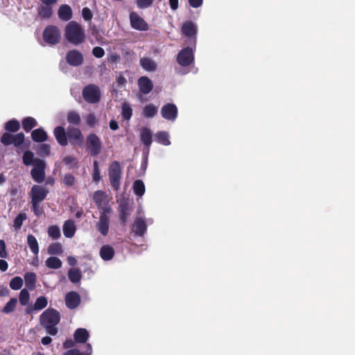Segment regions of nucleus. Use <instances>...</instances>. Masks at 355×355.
<instances>
[{"label":"nucleus","mask_w":355,"mask_h":355,"mask_svg":"<svg viewBox=\"0 0 355 355\" xmlns=\"http://www.w3.org/2000/svg\"><path fill=\"white\" fill-rule=\"evenodd\" d=\"M41 325L46 329L47 333L55 336L58 333L56 325L60 322V314L54 309H47L40 317Z\"/></svg>","instance_id":"1"},{"label":"nucleus","mask_w":355,"mask_h":355,"mask_svg":"<svg viewBox=\"0 0 355 355\" xmlns=\"http://www.w3.org/2000/svg\"><path fill=\"white\" fill-rule=\"evenodd\" d=\"M64 37L68 42L78 46L85 42V33L79 23L71 21L64 28Z\"/></svg>","instance_id":"2"},{"label":"nucleus","mask_w":355,"mask_h":355,"mask_svg":"<svg viewBox=\"0 0 355 355\" xmlns=\"http://www.w3.org/2000/svg\"><path fill=\"white\" fill-rule=\"evenodd\" d=\"M42 38L46 44L56 45L61 41V31L57 26L48 25L43 31Z\"/></svg>","instance_id":"3"},{"label":"nucleus","mask_w":355,"mask_h":355,"mask_svg":"<svg viewBox=\"0 0 355 355\" xmlns=\"http://www.w3.org/2000/svg\"><path fill=\"white\" fill-rule=\"evenodd\" d=\"M122 170L118 161L112 162L108 168V175L110 184L114 190L118 191L120 188Z\"/></svg>","instance_id":"4"},{"label":"nucleus","mask_w":355,"mask_h":355,"mask_svg":"<svg viewBox=\"0 0 355 355\" xmlns=\"http://www.w3.org/2000/svg\"><path fill=\"white\" fill-rule=\"evenodd\" d=\"M103 144L99 137L95 133H90L86 137V149L88 153L93 157L100 154Z\"/></svg>","instance_id":"5"},{"label":"nucleus","mask_w":355,"mask_h":355,"mask_svg":"<svg viewBox=\"0 0 355 355\" xmlns=\"http://www.w3.org/2000/svg\"><path fill=\"white\" fill-rule=\"evenodd\" d=\"M94 200L101 213H112V209L109 205L107 196L103 191L98 190L94 192L93 196Z\"/></svg>","instance_id":"6"},{"label":"nucleus","mask_w":355,"mask_h":355,"mask_svg":"<svg viewBox=\"0 0 355 355\" xmlns=\"http://www.w3.org/2000/svg\"><path fill=\"white\" fill-rule=\"evenodd\" d=\"M34 167L31 171L32 178L37 183H41L45 178V162L41 159L36 158L34 162Z\"/></svg>","instance_id":"7"},{"label":"nucleus","mask_w":355,"mask_h":355,"mask_svg":"<svg viewBox=\"0 0 355 355\" xmlns=\"http://www.w3.org/2000/svg\"><path fill=\"white\" fill-rule=\"evenodd\" d=\"M25 140V135L23 132L12 135L10 132H4L1 137V142L4 146L13 144L15 147H19Z\"/></svg>","instance_id":"8"},{"label":"nucleus","mask_w":355,"mask_h":355,"mask_svg":"<svg viewBox=\"0 0 355 355\" xmlns=\"http://www.w3.org/2000/svg\"><path fill=\"white\" fill-rule=\"evenodd\" d=\"M83 96L85 101L89 103H98L101 98V92L98 86L89 85L84 87Z\"/></svg>","instance_id":"9"},{"label":"nucleus","mask_w":355,"mask_h":355,"mask_svg":"<svg viewBox=\"0 0 355 355\" xmlns=\"http://www.w3.org/2000/svg\"><path fill=\"white\" fill-rule=\"evenodd\" d=\"M194 61V53L191 48L187 46L181 49L177 55L178 63L184 67L191 65Z\"/></svg>","instance_id":"10"},{"label":"nucleus","mask_w":355,"mask_h":355,"mask_svg":"<svg viewBox=\"0 0 355 355\" xmlns=\"http://www.w3.org/2000/svg\"><path fill=\"white\" fill-rule=\"evenodd\" d=\"M67 139L72 146H82L84 142V136L79 128L69 127L67 129Z\"/></svg>","instance_id":"11"},{"label":"nucleus","mask_w":355,"mask_h":355,"mask_svg":"<svg viewBox=\"0 0 355 355\" xmlns=\"http://www.w3.org/2000/svg\"><path fill=\"white\" fill-rule=\"evenodd\" d=\"M130 23L131 27L137 31H146L149 28L148 23L134 11L130 13Z\"/></svg>","instance_id":"12"},{"label":"nucleus","mask_w":355,"mask_h":355,"mask_svg":"<svg viewBox=\"0 0 355 355\" xmlns=\"http://www.w3.org/2000/svg\"><path fill=\"white\" fill-rule=\"evenodd\" d=\"M49 189L43 186L35 184L29 193L31 201L42 202L46 198Z\"/></svg>","instance_id":"13"},{"label":"nucleus","mask_w":355,"mask_h":355,"mask_svg":"<svg viewBox=\"0 0 355 355\" xmlns=\"http://www.w3.org/2000/svg\"><path fill=\"white\" fill-rule=\"evenodd\" d=\"M112 213H100L99 220L96 223V230L103 236L108 234L110 230V215Z\"/></svg>","instance_id":"14"},{"label":"nucleus","mask_w":355,"mask_h":355,"mask_svg":"<svg viewBox=\"0 0 355 355\" xmlns=\"http://www.w3.org/2000/svg\"><path fill=\"white\" fill-rule=\"evenodd\" d=\"M66 61L71 66L78 67L83 63L84 58L79 51L73 49L67 52Z\"/></svg>","instance_id":"15"},{"label":"nucleus","mask_w":355,"mask_h":355,"mask_svg":"<svg viewBox=\"0 0 355 355\" xmlns=\"http://www.w3.org/2000/svg\"><path fill=\"white\" fill-rule=\"evenodd\" d=\"M161 114L165 119L174 121L178 116V108L173 103H167L162 107Z\"/></svg>","instance_id":"16"},{"label":"nucleus","mask_w":355,"mask_h":355,"mask_svg":"<svg viewBox=\"0 0 355 355\" xmlns=\"http://www.w3.org/2000/svg\"><path fill=\"white\" fill-rule=\"evenodd\" d=\"M64 300L67 308L74 309L80 304V296L76 291H70L65 295Z\"/></svg>","instance_id":"17"},{"label":"nucleus","mask_w":355,"mask_h":355,"mask_svg":"<svg viewBox=\"0 0 355 355\" xmlns=\"http://www.w3.org/2000/svg\"><path fill=\"white\" fill-rule=\"evenodd\" d=\"M53 134L57 142L62 146H66L68 144L67 132L64 127L57 126L53 130Z\"/></svg>","instance_id":"18"},{"label":"nucleus","mask_w":355,"mask_h":355,"mask_svg":"<svg viewBox=\"0 0 355 355\" xmlns=\"http://www.w3.org/2000/svg\"><path fill=\"white\" fill-rule=\"evenodd\" d=\"M138 87L142 94H148L153 90V84L148 77L141 76L138 79Z\"/></svg>","instance_id":"19"},{"label":"nucleus","mask_w":355,"mask_h":355,"mask_svg":"<svg viewBox=\"0 0 355 355\" xmlns=\"http://www.w3.org/2000/svg\"><path fill=\"white\" fill-rule=\"evenodd\" d=\"M146 230L147 225L145 220L141 217L137 218L132 226V231L135 235L142 236L146 233Z\"/></svg>","instance_id":"20"},{"label":"nucleus","mask_w":355,"mask_h":355,"mask_svg":"<svg viewBox=\"0 0 355 355\" xmlns=\"http://www.w3.org/2000/svg\"><path fill=\"white\" fill-rule=\"evenodd\" d=\"M118 210H119V219L121 221V224L123 226H125L126 225L128 218L130 214L128 203L125 201L121 202L119 204Z\"/></svg>","instance_id":"21"},{"label":"nucleus","mask_w":355,"mask_h":355,"mask_svg":"<svg viewBox=\"0 0 355 355\" xmlns=\"http://www.w3.org/2000/svg\"><path fill=\"white\" fill-rule=\"evenodd\" d=\"M140 140L145 147L149 150L153 142V138L152 132L148 128L144 127L141 129Z\"/></svg>","instance_id":"22"},{"label":"nucleus","mask_w":355,"mask_h":355,"mask_svg":"<svg viewBox=\"0 0 355 355\" xmlns=\"http://www.w3.org/2000/svg\"><path fill=\"white\" fill-rule=\"evenodd\" d=\"M140 66L146 71L153 72L157 69V63L151 58L144 57L139 60Z\"/></svg>","instance_id":"23"},{"label":"nucleus","mask_w":355,"mask_h":355,"mask_svg":"<svg viewBox=\"0 0 355 355\" xmlns=\"http://www.w3.org/2000/svg\"><path fill=\"white\" fill-rule=\"evenodd\" d=\"M58 15L61 20L69 21L73 16L71 8L67 4H63L60 6Z\"/></svg>","instance_id":"24"},{"label":"nucleus","mask_w":355,"mask_h":355,"mask_svg":"<svg viewBox=\"0 0 355 355\" xmlns=\"http://www.w3.org/2000/svg\"><path fill=\"white\" fill-rule=\"evenodd\" d=\"M31 139L35 142L41 143L47 140L48 135L42 128H39L31 132Z\"/></svg>","instance_id":"25"},{"label":"nucleus","mask_w":355,"mask_h":355,"mask_svg":"<svg viewBox=\"0 0 355 355\" xmlns=\"http://www.w3.org/2000/svg\"><path fill=\"white\" fill-rule=\"evenodd\" d=\"M89 332L86 329L78 328L73 334L75 342L77 343H85L89 338Z\"/></svg>","instance_id":"26"},{"label":"nucleus","mask_w":355,"mask_h":355,"mask_svg":"<svg viewBox=\"0 0 355 355\" xmlns=\"http://www.w3.org/2000/svg\"><path fill=\"white\" fill-rule=\"evenodd\" d=\"M63 234L67 238H72L76 230L74 222L71 220H66L63 225Z\"/></svg>","instance_id":"27"},{"label":"nucleus","mask_w":355,"mask_h":355,"mask_svg":"<svg viewBox=\"0 0 355 355\" xmlns=\"http://www.w3.org/2000/svg\"><path fill=\"white\" fill-rule=\"evenodd\" d=\"M37 15L41 19H50L53 15L52 6L40 5L37 7Z\"/></svg>","instance_id":"28"},{"label":"nucleus","mask_w":355,"mask_h":355,"mask_svg":"<svg viewBox=\"0 0 355 355\" xmlns=\"http://www.w3.org/2000/svg\"><path fill=\"white\" fill-rule=\"evenodd\" d=\"M100 256L104 261H110L114 256V250L110 245H104L100 250Z\"/></svg>","instance_id":"29"},{"label":"nucleus","mask_w":355,"mask_h":355,"mask_svg":"<svg viewBox=\"0 0 355 355\" xmlns=\"http://www.w3.org/2000/svg\"><path fill=\"white\" fill-rule=\"evenodd\" d=\"M182 32L187 37H193L196 35L197 30L193 22L187 21L183 24Z\"/></svg>","instance_id":"30"},{"label":"nucleus","mask_w":355,"mask_h":355,"mask_svg":"<svg viewBox=\"0 0 355 355\" xmlns=\"http://www.w3.org/2000/svg\"><path fill=\"white\" fill-rule=\"evenodd\" d=\"M21 125L25 132H29L37 125V121L32 116H26L21 120Z\"/></svg>","instance_id":"31"},{"label":"nucleus","mask_w":355,"mask_h":355,"mask_svg":"<svg viewBox=\"0 0 355 355\" xmlns=\"http://www.w3.org/2000/svg\"><path fill=\"white\" fill-rule=\"evenodd\" d=\"M25 285L27 289L33 291L35 288L36 275L34 272H26L24 275Z\"/></svg>","instance_id":"32"},{"label":"nucleus","mask_w":355,"mask_h":355,"mask_svg":"<svg viewBox=\"0 0 355 355\" xmlns=\"http://www.w3.org/2000/svg\"><path fill=\"white\" fill-rule=\"evenodd\" d=\"M157 107L153 104L146 105L142 110V116L145 118H153L157 114Z\"/></svg>","instance_id":"33"},{"label":"nucleus","mask_w":355,"mask_h":355,"mask_svg":"<svg viewBox=\"0 0 355 355\" xmlns=\"http://www.w3.org/2000/svg\"><path fill=\"white\" fill-rule=\"evenodd\" d=\"M155 137L156 141L162 145L168 146L171 144L168 133L166 131H159L155 135Z\"/></svg>","instance_id":"34"},{"label":"nucleus","mask_w":355,"mask_h":355,"mask_svg":"<svg viewBox=\"0 0 355 355\" xmlns=\"http://www.w3.org/2000/svg\"><path fill=\"white\" fill-rule=\"evenodd\" d=\"M27 244L33 254L37 256L39 253V245L35 236L33 234L27 236Z\"/></svg>","instance_id":"35"},{"label":"nucleus","mask_w":355,"mask_h":355,"mask_svg":"<svg viewBox=\"0 0 355 355\" xmlns=\"http://www.w3.org/2000/svg\"><path fill=\"white\" fill-rule=\"evenodd\" d=\"M4 129L9 132H17L20 129V123L15 119H10L4 124Z\"/></svg>","instance_id":"36"},{"label":"nucleus","mask_w":355,"mask_h":355,"mask_svg":"<svg viewBox=\"0 0 355 355\" xmlns=\"http://www.w3.org/2000/svg\"><path fill=\"white\" fill-rule=\"evenodd\" d=\"M45 264L47 268L51 269H59L62 267V261L56 257H50L46 261Z\"/></svg>","instance_id":"37"},{"label":"nucleus","mask_w":355,"mask_h":355,"mask_svg":"<svg viewBox=\"0 0 355 355\" xmlns=\"http://www.w3.org/2000/svg\"><path fill=\"white\" fill-rule=\"evenodd\" d=\"M133 191L137 196L141 197L145 193V185L141 180H137L132 186Z\"/></svg>","instance_id":"38"},{"label":"nucleus","mask_w":355,"mask_h":355,"mask_svg":"<svg viewBox=\"0 0 355 355\" xmlns=\"http://www.w3.org/2000/svg\"><path fill=\"white\" fill-rule=\"evenodd\" d=\"M68 277L72 283H78L82 277L81 272L78 268H71L68 271Z\"/></svg>","instance_id":"39"},{"label":"nucleus","mask_w":355,"mask_h":355,"mask_svg":"<svg viewBox=\"0 0 355 355\" xmlns=\"http://www.w3.org/2000/svg\"><path fill=\"white\" fill-rule=\"evenodd\" d=\"M132 116V108L128 103H123L121 106V116L124 120L129 121Z\"/></svg>","instance_id":"40"},{"label":"nucleus","mask_w":355,"mask_h":355,"mask_svg":"<svg viewBox=\"0 0 355 355\" xmlns=\"http://www.w3.org/2000/svg\"><path fill=\"white\" fill-rule=\"evenodd\" d=\"M63 163L69 166V169H76L78 168V160L73 155H67L63 160Z\"/></svg>","instance_id":"41"},{"label":"nucleus","mask_w":355,"mask_h":355,"mask_svg":"<svg viewBox=\"0 0 355 355\" xmlns=\"http://www.w3.org/2000/svg\"><path fill=\"white\" fill-rule=\"evenodd\" d=\"M48 253L51 255H60L63 252L62 246L60 243H53L48 247Z\"/></svg>","instance_id":"42"},{"label":"nucleus","mask_w":355,"mask_h":355,"mask_svg":"<svg viewBox=\"0 0 355 355\" xmlns=\"http://www.w3.org/2000/svg\"><path fill=\"white\" fill-rule=\"evenodd\" d=\"M67 121L69 123L75 125H80L81 122L79 114L75 111H70L67 114Z\"/></svg>","instance_id":"43"},{"label":"nucleus","mask_w":355,"mask_h":355,"mask_svg":"<svg viewBox=\"0 0 355 355\" xmlns=\"http://www.w3.org/2000/svg\"><path fill=\"white\" fill-rule=\"evenodd\" d=\"M17 304V300L15 297H12L8 302L2 309V312L8 314L15 311Z\"/></svg>","instance_id":"44"},{"label":"nucleus","mask_w":355,"mask_h":355,"mask_svg":"<svg viewBox=\"0 0 355 355\" xmlns=\"http://www.w3.org/2000/svg\"><path fill=\"white\" fill-rule=\"evenodd\" d=\"M87 350L85 352H80L78 349H71L64 353L63 355H91L92 354V345L90 344L87 345Z\"/></svg>","instance_id":"45"},{"label":"nucleus","mask_w":355,"mask_h":355,"mask_svg":"<svg viewBox=\"0 0 355 355\" xmlns=\"http://www.w3.org/2000/svg\"><path fill=\"white\" fill-rule=\"evenodd\" d=\"M27 219V215L26 213H20L15 218L13 221V227L15 230L21 229L23 223Z\"/></svg>","instance_id":"46"},{"label":"nucleus","mask_w":355,"mask_h":355,"mask_svg":"<svg viewBox=\"0 0 355 355\" xmlns=\"http://www.w3.org/2000/svg\"><path fill=\"white\" fill-rule=\"evenodd\" d=\"M22 159H23V163L26 166H29L31 164L34 165V162L35 159H34V153L31 150L25 151L24 153Z\"/></svg>","instance_id":"47"},{"label":"nucleus","mask_w":355,"mask_h":355,"mask_svg":"<svg viewBox=\"0 0 355 355\" xmlns=\"http://www.w3.org/2000/svg\"><path fill=\"white\" fill-rule=\"evenodd\" d=\"M48 304V301L46 297L40 296L36 299V301L34 304V309L35 310H42L44 309Z\"/></svg>","instance_id":"48"},{"label":"nucleus","mask_w":355,"mask_h":355,"mask_svg":"<svg viewBox=\"0 0 355 355\" xmlns=\"http://www.w3.org/2000/svg\"><path fill=\"white\" fill-rule=\"evenodd\" d=\"M101 179V171L98 166V162L94 161L93 164V173H92V180L98 183Z\"/></svg>","instance_id":"49"},{"label":"nucleus","mask_w":355,"mask_h":355,"mask_svg":"<svg viewBox=\"0 0 355 355\" xmlns=\"http://www.w3.org/2000/svg\"><path fill=\"white\" fill-rule=\"evenodd\" d=\"M23 286V279L20 277H15L10 282V287L15 291L19 290Z\"/></svg>","instance_id":"50"},{"label":"nucleus","mask_w":355,"mask_h":355,"mask_svg":"<svg viewBox=\"0 0 355 355\" xmlns=\"http://www.w3.org/2000/svg\"><path fill=\"white\" fill-rule=\"evenodd\" d=\"M30 299V294L28 289L24 288L19 293V300L22 306L28 304Z\"/></svg>","instance_id":"51"},{"label":"nucleus","mask_w":355,"mask_h":355,"mask_svg":"<svg viewBox=\"0 0 355 355\" xmlns=\"http://www.w3.org/2000/svg\"><path fill=\"white\" fill-rule=\"evenodd\" d=\"M32 211L37 217H40L44 214L43 207L40 205V202L31 201Z\"/></svg>","instance_id":"52"},{"label":"nucleus","mask_w":355,"mask_h":355,"mask_svg":"<svg viewBox=\"0 0 355 355\" xmlns=\"http://www.w3.org/2000/svg\"><path fill=\"white\" fill-rule=\"evenodd\" d=\"M51 153V146L48 144H40L37 148V153L42 157L49 156Z\"/></svg>","instance_id":"53"},{"label":"nucleus","mask_w":355,"mask_h":355,"mask_svg":"<svg viewBox=\"0 0 355 355\" xmlns=\"http://www.w3.org/2000/svg\"><path fill=\"white\" fill-rule=\"evenodd\" d=\"M48 234L53 239H58L60 237V230L57 225H51L48 228Z\"/></svg>","instance_id":"54"},{"label":"nucleus","mask_w":355,"mask_h":355,"mask_svg":"<svg viewBox=\"0 0 355 355\" xmlns=\"http://www.w3.org/2000/svg\"><path fill=\"white\" fill-rule=\"evenodd\" d=\"M63 183L67 187H71L75 183V177L71 173H67L63 178Z\"/></svg>","instance_id":"55"},{"label":"nucleus","mask_w":355,"mask_h":355,"mask_svg":"<svg viewBox=\"0 0 355 355\" xmlns=\"http://www.w3.org/2000/svg\"><path fill=\"white\" fill-rule=\"evenodd\" d=\"M82 17L85 21H89L93 18V13L89 8L85 7L82 10Z\"/></svg>","instance_id":"56"},{"label":"nucleus","mask_w":355,"mask_h":355,"mask_svg":"<svg viewBox=\"0 0 355 355\" xmlns=\"http://www.w3.org/2000/svg\"><path fill=\"white\" fill-rule=\"evenodd\" d=\"M153 0H137L136 3L139 8H147L153 5Z\"/></svg>","instance_id":"57"},{"label":"nucleus","mask_w":355,"mask_h":355,"mask_svg":"<svg viewBox=\"0 0 355 355\" xmlns=\"http://www.w3.org/2000/svg\"><path fill=\"white\" fill-rule=\"evenodd\" d=\"M92 54L97 58H101L105 55V51L101 46H95L92 49Z\"/></svg>","instance_id":"58"},{"label":"nucleus","mask_w":355,"mask_h":355,"mask_svg":"<svg viewBox=\"0 0 355 355\" xmlns=\"http://www.w3.org/2000/svg\"><path fill=\"white\" fill-rule=\"evenodd\" d=\"M86 123L90 127H94L96 123V119L94 114L91 113L86 116Z\"/></svg>","instance_id":"59"},{"label":"nucleus","mask_w":355,"mask_h":355,"mask_svg":"<svg viewBox=\"0 0 355 355\" xmlns=\"http://www.w3.org/2000/svg\"><path fill=\"white\" fill-rule=\"evenodd\" d=\"M0 257L6 259L8 257V253L6 252V246L3 240H0Z\"/></svg>","instance_id":"60"},{"label":"nucleus","mask_w":355,"mask_h":355,"mask_svg":"<svg viewBox=\"0 0 355 355\" xmlns=\"http://www.w3.org/2000/svg\"><path fill=\"white\" fill-rule=\"evenodd\" d=\"M189 6L197 8L202 6L203 0H188Z\"/></svg>","instance_id":"61"},{"label":"nucleus","mask_w":355,"mask_h":355,"mask_svg":"<svg viewBox=\"0 0 355 355\" xmlns=\"http://www.w3.org/2000/svg\"><path fill=\"white\" fill-rule=\"evenodd\" d=\"M74 345V341L72 340V339H67L64 343H63V347L64 349H69V348H71L73 347Z\"/></svg>","instance_id":"62"},{"label":"nucleus","mask_w":355,"mask_h":355,"mask_svg":"<svg viewBox=\"0 0 355 355\" xmlns=\"http://www.w3.org/2000/svg\"><path fill=\"white\" fill-rule=\"evenodd\" d=\"M8 268V264L6 261L3 259H0V270L2 272H5L7 270Z\"/></svg>","instance_id":"63"},{"label":"nucleus","mask_w":355,"mask_h":355,"mask_svg":"<svg viewBox=\"0 0 355 355\" xmlns=\"http://www.w3.org/2000/svg\"><path fill=\"white\" fill-rule=\"evenodd\" d=\"M179 1L178 0H169V5L173 10H175L178 8Z\"/></svg>","instance_id":"64"}]
</instances>
